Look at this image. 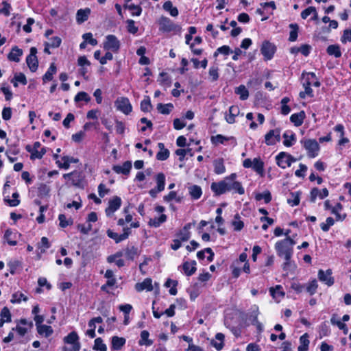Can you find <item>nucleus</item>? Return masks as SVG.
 <instances>
[{"mask_svg":"<svg viewBox=\"0 0 351 351\" xmlns=\"http://www.w3.org/2000/svg\"><path fill=\"white\" fill-rule=\"evenodd\" d=\"M167 215L162 214L159 217L150 218L148 225L151 227L158 228L167 221Z\"/></svg>","mask_w":351,"mask_h":351,"instance_id":"c85d7f7f","label":"nucleus"},{"mask_svg":"<svg viewBox=\"0 0 351 351\" xmlns=\"http://www.w3.org/2000/svg\"><path fill=\"white\" fill-rule=\"evenodd\" d=\"M283 145L286 147L292 146L296 141L295 134L293 132H286L283 134Z\"/></svg>","mask_w":351,"mask_h":351,"instance_id":"a878e982","label":"nucleus"},{"mask_svg":"<svg viewBox=\"0 0 351 351\" xmlns=\"http://www.w3.org/2000/svg\"><path fill=\"white\" fill-rule=\"evenodd\" d=\"M214 172L220 175L226 172V167L224 165V160L222 158H219L213 161Z\"/></svg>","mask_w":351,"mask_h":351,"instance_id":"6ab92c4d","label":"nucleus"},{"mask_svg":"<svg viewBox=\"0 0 351 351\" xmlns=\"http://www.w3.org/2000/svg\"><path fill=\"white\" fill-rule=\"evenodd\" d=\"M228 179H226V177L223 178V180L217 182H213L210 186V189L212 191L215 193V195H221L228 192L227 190V181Z\"/></svg>","mask_w":351,"mask_h":351,"instance_id":"ddd939ff","label":"nucleus"},{"mask_svg":"<svg viewBox=\"0 0 351 351\" xmlns=\"http://www.w3.org/2000/svg\"><path fill=\"white\" fill-rule=\"evenodd\" d=\"M1 319L6 322H11V313L10 310L7 307H3L1 311Z\"/></svg>","mask_w":351,"mask_h":351,"instance_id":"774afa93","label":"nucleus"},{"mask_svg":"<svg viewBox=\"0 0 351 351\" xmlns=\"http://www.w3.org/2000/svg\"><path fill=\"white\" fill-rule=\"evenodd\" d=\"M276 161L278 167L285 169L296 162L297 159L289 153L281 152L276 156Z\"/></svg>","mask_w":351,"mask_h":351,"instance_id":"423d86ee","label":"nucleus"},{"mask_svg":"<svg viewBox=\"0 0 351 351\" xmlns=\"http://www.w3.org/2000/svg\"><path fill=\"white\" fill-rule=\"evenodd\" d=\"M155 180L156 182V186L158 188V191H164L165 186V176L163 173H158L156 177Z\"/></svg>","mask_w":351,"mask_h":351,"instance_id":"a18cd8bd","label":"nucleus"},{"mask_svg":"<svg viewBox=\"0 0 351 351\" xmlns=\"http://www.w3.org/2000/svg\"><path fill=\"white\" fill-rule=\"evenodd\" d=\"M326 51L329 55L334 56L335 58H340L341 56L340 47L338 45H329L326 49Z\"/></svg>","mask_w":351,"mask_h":351,"instance_id":"37998d69","label":"nucleus"},{"mask_svg":"<svg viewBox=\"0 0 351 351\" xmlns=\"http://www.w3.org/2000/svg\"><path fill=\"white\" fill-rule=\"evenodd\" d=\"M316 75L314 73H307L306 74V78L305 82L303 84V86L304 88V92L300 93V97L302 99H304L306 97V95H308L311 97H313V90L311 88V86L312 85L311 80H315Z\"/></svg>","mask_w":351,"mask_h":351,"instance_id":"0eeeda50","label":"nucleus"},{"mask_svg":"<svg viewBox=\"0 0 351 351\" xmlns=\"http://www.w3.org/2000/svg\"><path fill=\"white\" fill-rule=\"evenodd\" d=\"M149 333L147 330H143L141 332V339L138 341L140 346H150L153 344V341L149 339Z\"/></svg>","mask_w":351,"mask_h":351,"instance_id":"473e14b6","label":"nucleus"},{"mask_svg":"<svg viewBox=\"0 0 351 351\" xmlns=\"http://www.w3.org/2000/svg\"><path fill=\"white\" fill-rule=\"evenodd\" d=\"M330 322L332 325L337 326L340 330H342L345 335L348 334V328L346 324L341 322L337 317L336 314L332 315Z\"/></svg>","mask_w":351,"mask_h":351,"instance_id":"2f4dec72","label":"nucleus"},{"mask_svg":"<svg viewBox=\"0 0 351 351\" xmlns=\"http://www.w3.org/2000/svg\"><path fill=\"white\" fill-rule=\"evenodd\" d=\"M232 225L235 231H240L244 226L243 222L240 220V216L239 214L234 215V219L232 221Z\"/></svg>","mask_w":351,"mask_h":351,"instance_id":"4d7b16f0","label":"nucleus"},{"mask_svg":"<svg viewBox=\"0 0 351 351\" xmlns=\"http://www.w3.org/2000/svg\"><path fill=\"white\" fill-rule=\"evenodd\" d=\"M289 27L291 29L289 40L291 42L295 41L298 38V25L295 23H291L289 25Z\"/></svg>","mask_w":351,"mask_h":351,"instance_id":"13d9d810","label":"nucleus"},{"mask_svg":"<svg viewBox=\"0 0 351 351\" xmlns=\"http://www.w3.org/2000/svg\"><path fill=\"white\" fill-rule=\"evenodd\" d=\"M189 193L193 199H197L202 194V189L199 186L193 185L189 187Z\"/></svg>","mask_w":351,"mask_h":351,"instance_id":"3c124183","label":"nucleus"},{"mask_svg":"<svg viewBox=\"0 0 351 351\" xmlns=\"http://www.w3.org/2000/svg\"><path fill=\"white\" fill-rule=\"evenodd\" d=\"M57 68L54 63H51L47 69V72L43 77V82L51 81L53 79V75L56 73Z\"/></svg>","mask_w":351,"mask_h":351,"instance_id":"72a5a7b5","label":"nucleus"},{"mask_svg":"<svg viewBox=\"0 0 351 351\" xmlns=\"http://www.w3.org/2000/svg\"><path fill=\"white\" fill-rule=\"evenodd\" d=\"M305 118V113L304 111H301L298 113H294L291 114L290 121L297 127L300 126L304 121Z\"/></svg>","mask_w":351,"mask_h":351,"instance_id":"cd10ccee","label":"nucleus"},{"mask_svg":"<svg viewBox=\"0 0 351 351\" xmlns=\"http://www.w3.org/2000/svg\"><path fill=\"white\" fill-rule=\"evenodd\" d=\"M19 194L17 192L12 193V199H5V202H6L9 206H17L20 204V199H19Z\"/></svg>","mask_w":351,"mask_h":351,"instance_id":"69168bd1","label":"nucleus"},{"mask_svg":"<svg viewBox=\"0 0 351 351\" xmlns=\"http://www.w3.org/2000/svg\"><path fill=\"white\" fill-rule=\"evenodd\" d=\"M158 147L160 151L156 154V158L158 160H165L169 157V151L165 147V145L162 143H158Z\"/></svg>","mask_w":351,"mask_h":351,"instance_id":"393cba45","label":"nucleus"},{"mask_svg":"<svg viewBox=\"0 0 351 351\" xmlns=\"http://www.w3.org/2000/svg\"><path fill=\"white\" fill-rule=\"evenodd\" d=\"M343 209V206L340 203H337L335 206L332 208L331 212L332 214L335 215L337 221H343L346 215H341L339 212Z\"/></svg>","mask_w":351,"mask_h":351,"instance_id":"c03bdc74","label":"nucleus"},{"mask_svg":"<svg viewBox=\"0 0 351 351\" xmlns=\"http://www.w3.org/2000/svg\"><path fill=\"white\" fill-rule=\"evenodd\" d=\"M255 199L257 201H261L262 199H264L265 202L266 204L270 202L271 200V193L269 191H266L263 193H258L255 196Z\"/></svg>","mask_w":351,"mask_h":351,"instance_id":"0e129e2a","label":"nucleus"},{"mask_svg":"<svg viewBox=\"0 0 351 351\" xmlns=\"http://www.w3.org/2000/svg\"><path fill=\"white\" fill-rule=\"evenodd\" d=\"M259 313L258 306L256 304L252 305L247 315L248 319L251 322L252 324L258 321V316Z\"/></svg>","mask_w":351,"mask_h":351,"instance_id":"7c9ffc66","label":"nucleus"},{"mask_svg":"<svg viewBox=\"0 0 351 351\" xmlns=\"http://www.w3.org/2000/svg\"><path fill=\"white\" fill-rule=\"evenodd\" d=\"M224 335L222 333H217L215 335V339L218 340L219 342H217L215 340H212L210 343L211 345L216 348L217 350H221L223 347V341H224Z\"/></svg>","mask_w":351,"mask_h":351,"instance_id":"c9c22d12","label":"nucleus"},{"mask_svg":"<svg viewBox=\"0 0 351 351\" xmlns=\"http://www.w3.org/2000/svg\"><path fill=\"white\" fill-rule=\"evenodd\" d=\"M301 192H292L290 193V197L288 198L287 202L291 206H298L300 204Z\"/></svg>","mask_w":351,"mask_h":351,"instance_id":"58836bf2","label":"nucleus"},{"mask_svg":"<svg viewBox=\"0 0 351 351\" xmlns=\"http://www.w3.org/2000/svg\"><path fill=\"white\" fill-rule=\"evenodd\" d=\"M261 51L266 60H270L275 53V46L269 41H264Z\"/></svg>","mask_w":351,"mask_h":351,"instance_id":"dca6fc26","label":"nucleus"},{"mask_svg":"<svg viewBox=\"0 0 351 351\" xmlns=\"http://www.w3.org/2000/svg\"><path fill=\"white\" fill-rule=\"evenodd\" d=\"M235 93L240 96L241 100H245L249 97V92L244 85H240L237 87Z\"/></svg>","mask_w":351,"mask_h":351,"instance_id":"603ef678","label":"nucleus"},{"mask_svg":"<svg viewBox=\"0 0 351 351\" xmlns=\"http://www.w3.org/2000/svg\"><path fill=\"white\" fill-rule=\"evenodd\" d=\"M107 235L110 239L114 240V241L118 243L121 242L122 241H124L127 239L129 237V235L131 234L130 228L127 227L123 228V234H119L114 232H113L112 230L108 229L106 232Z\"/></svg>","mask_w":351,"mask_h":351,"instance_id":"9b49d317","label":"nucleus"},{"mask_svg":"<svg viewBox=\"0 0 351 351\" xmlns=\"http://www.w3.org/2000/svg\"><path fill=\"white\" fill-rule=\"evenodd\" d=\"M104 48L106 50L117 52L120 48V42L114 35H108L104 43Z\"/></svg>","mask_w":351,"mask_h":351,"instance_id":"6e6552de","label":"nucleus"},{"mask_svg":"<svg viewBox=\"0 0 351 351\" xmlns=\"http://www.w3.org/2000/svg\"><path fill=\"white\" fill-rule=\"evenodd\" d=\"M139 254L138 247L134 245H128L125 249L124 255L130 261H133Z\"/></svg>","mask_w":351,"mask_h":351,"instance_id":"5701e85b","label":"nucleus"},{"mask_svg":"<svg viewBox=\"0 0 351 351\" xmlns=\"http://www.w3.org/2000/svg\"><path fill=\"white\" fill-rule=\"evenodd\" d=\"M163 9L169 12L171 16H177L178 15V10L176 7L173 6V3L170 1H165L163 4Z\"/></svg>","mask_w":351,"mask_h":351,"instance_id":"a19ab883","label":"nucleus"},{"mask_svg":"<svg viewBox=\"0 0 351 351\" xmlns=\"http://www.w3.org/2000/svg\"><path fill=\"white\" fill-rule=\"evenodd\" d=\"M37 331L39 335H44L45 337H49L53 332L51 326L47 325H41L37 327Z\"/></svg>","mask_w":351,"mask_h":351,"instance_id":"ea45409f","label":"nucleus"},{"mask_svg":"<svg viewBox=\"0 0 351 351\" xmlns=\"http://www.w3.org/2000/svg\"><path fill=\"white\" fill-rule=\"evenodd\" d=\"M26 149L27 152L31 153L30 158L32 160L36 158L40 159L46 153V149L45 147H43L40 151L36 150L34 152H32V147L29 145H27L26 147Z\"/></svg>","mask_w":351,"mask_h":351,"instance_id":"e433bc0d","label":"nucleus"},{"mask_svg":"<svg viewBox=\"0 0 351 351\" xmlns=\"http://www.w3.org/2000/svg\"><path fill=\"white\" fill-rule=\"evenodd\" d=\"M135 289L138 292L143 291V290H146L147 291H152V280L149 278H145L142 282L136 283Z\"/></svg>","mask_w":351,"mask_h":351,"instance_id":"a211bd4d","label":"nucleus"},{"mask_svg":"<svg viewBox=\"0 0 351 351\" xmlns=\"http://www.w3.org/2000/svg\"><path fill=\"white\" fill-rule=\"evenodd\" d=\"M125 7L132 12V15L133 16H139L141 14L142 8L130 1L127 2Z\"/></svg>","mask_w":351,"mask_h":351,"instance_id":"8fccbe9b","label":"nucleus"},{"mask_svg":"<svg viewBox=\"0 0 351 351\" xmlns=\"http://www.w3.org/2000/svg\"><path fill=\"white\" fill-rule=\"evenodd\" d=\"M195 265H196L195 261L184 263L182 265V268H183L184 274L188 276H192L196 271L197 269H196Z\"/></svg>","mask_w":351,"mask_h":351,"instance_id":"4be33fe9","label":"nucleus"},{"mask_svg":"<svg viewBox=\"0 0 351 351\" xmlns=\"http://www.w3.org/2000/svg\"><path fill=\"white\" fill-rule=\"evenodd\" d=\"M75 102L77 103L81 101H84L86 102H88L90 101V97L88 95L87 93L81 91L79 92L74 98Z\"/></svg>","mask_w":351,"mask_h":351,"instance_id":"bf43d9fd","label":"nucleus"},{"mask_svg":"<svg viewBox=\"0 0 351 351\" xmlns=\"http://www.w3.org/2000/svg\"><path fill=\"white\" fill-rule=\"evenodd\" d=\"M158 23L160 25V29L163 32H173L175 33H179L182 29V27L180 25L175 24L170 19L166 16L160 17Z\"/></svg>","mask_w":351,"mask_h":351,"instance_id":"7ed1b4c3","label":"nucleus"},{"mask_svg":"<svg viewBox=\"0 0 351 351\" xmlns=\"http://www.w3.org/2000/svg\"><path fill=\"white\" fill-rule=\"evenodd\" d=\"M264 163L257 158H254L252 168L256 173H262L263 172Z\"/></svg>","mask_w":351,"mask_h":351,"instance_id":"6e6d98bb","label":"nucleus"},{"mask_svg":"<svg viewBox=\"0 0 351 351\" xmlns=\"http://www.w3.org/2000/svg\"><path fill=\"white\" fill-rule=\"evenodd\" d=\"M229 140H234V138L232 136L226 137L221 134H217L216 136H213L211 137V142L213 144L215 145L224 144L226 141Z\"/></svg>","mask_w":351,"mask_h":351,"instance_id":"4c0bfd02","label":"nucleus"},{"mask_svg":"<svg viewBox=\"0 0 351 351\" xmlns=\"http://www.w3.org/2000/svg\"><path fill=\"white\" fill-rule=\"evenodd\" d=\"M58 219L60 221V226L61 228H66L68 226L73 224V220L71 218L66 219L64 214L59 215Z\"/></svg>","mask_w":351,"mask_h":351,"instance_id":"e2e57ef3","label":"nucleus"},{"mask_svg":"<svg viewBox=\"0 0 351 351\" xmlns=\"http://www.w3.org/2000/svg\"><path fill=\"white\" fill-rule=\"evenodd\" d=\"M121 199L118 196H114L109 200L108 206L106 208V214L108 217H110L117 211L121 205Z\"/></svg>","mask_w":351,"mask_h":351,"instance_id":"4468645a","label":"nucleus"},{"mask_svg":"<svg viewBox=\"0 0 351 351\" xmlns=\"http://www.w3.org/2000/svg\"><path fill=\"white\" fill-rule=\"evenodd\" d=\"M152 108V104L149 97L145 98L141 102V109L143 112H149Z\"/></svg>","mask_w":351,"mask_h":351,"instance_id":"338daca9","label":"nucleus"},{"mask_svg":"<svg viewBox=\"0 0 351 351\" xmlns=\"http://www.w3.org/2000/svg\"><path fill=\"white\" fill-rule=\"evenodd\" d=\"M295 241L290 237L279 241L275 244V250L280 257L285 259L291 258L293 254V246Z\"/></svg>","mask_w":351,"mask_h":351,"instance_id":"f257e3e1","label":"nucleus"},{"mask_svg":"<svg viewBox=\"0 0 351 351\" xmlns=\"http://www.w3.org/2000/svg\"><path fill=\"white\" fill-rule=\"evenodd\" d=\"M132 169V162L131 161H125L123 165H114L112 167V170L118 173V174H123L128 175Z\"/></svg>","mask_w":351,"mask_h":351,"instance_id":"f3484780","label":"nucleus"},{"mask_svg":"<svg viewBox=\"0 0 351 351\" xmlns=\"http://www.w3.org/2000/svg\"><path fill=\"white\" fill-rule=\"evenodd\" d=\"M173 108V106L171 103L167 104L159 103L157 105V110L162 114H169Z\"/></svg>","mask_w":351,"mask_h":351,"instance_id":"de8ad7c7","label":"nucleus"},{"mask_svg":"<svg viewBox=\"0 0 351 351\" xmlns=\"http://www.w3.org/2000/svg\"><path fill=\"white\" fill-rule=\"evenodd\" d=\"M90 13V10L89 8L78 10L76 14V21L77 23L81 24L87 21Z\"/></svg>","mask_w":351,"mask_h":351,"instance_id":"b1692460","label":"nucleus"},{"mask_svg":"<svg viewBox=\"0 0 351 351\" xmlns=\"http://www.w3.org/2000/svg\"><path fill=\"white\" fill-rule=\"evenodd\" d=\"M126 340L123 337L114 336L111 340V349L119 350L125 344Z\"/></svg>","mask_w":351,"mask_h":351,"instance_id":"aec40b11","label":"nucleus"},{"mask_svg":"<svg viewBox=\"0 0 351 351\" xmlns=\"http://www.w3.org/2000/svg\"><path fill=\"white\" fill-rule=\"evenodd\" d=\"M28 300L27 297L23 293L16 292L12 295L11 302L12 303H20L22 300L26 302Z\"/></svg>","mask_w":351,"mask_h":351,"instance_id":"680f3d73","label":"nucleus"},{"mask_svg":"<svg viewBox=\"0 0 351 351\" xmlns=\"http://www.w3.org/2000/svg\"><path fill=\"white\" fill-rule=\"evenodd\" d=\"M16 234L12 232V231L10 229H8L4 234V239L7 241V243L12 246H14L17 244L16 239Z\"/></svg>","mask_w":351,"mask_h":351,"instance_id":"f704fd0d","label":"nucleus"},{"mask_svg":"<svg viewBox=\"0 0 351 351\" xmlns=\"http://www.w3.org/2000/svg\"><path fill=\"white\" fill-rule=\"evenodd\" d=\"M63 341L64 343L71 344L72 346H64L62 351H79L80 350L81 345L79 341V336L75 331H72L64 337Z\"/></svg>","mask_w":351,"mask_h":351,"instance_id":"f03ea898","label":"nucleus"},{"mask_svg":"<svg viewBox=\"0 0 351 351\" xmlns=\"http://www.w3.org/2000/svg\"><path fill=\"white\" fill-rule=\"evenodd\" d=\"M205 252L210 254V256L207 257V260L209 262H211L213 261L214 258V252H213L212 249L210 247L205 248L204 250H201L197 252V256L199 260H203L205 258Z\"/></svg>","mask_w":351,"mask_h":351,"instance_id":"49530a36","label":"nucleus"},{"mask_svg":"<svg viewBox=\"0 0 351 351\" xmlns=\"http://www.w3.org/2000/svg\"><path fill=\"white\" fill-rule=\"evenodd\" d=\"M172 285V287L169 289V293L172 295H176L177 294V289L176 286L178 285V281L173 280L170 278L167 279V280L165 283V286L166 287H170Z\"/></svg>","mask_w":351,"mask_h":351,"instance_id":"864d4df0","label":"nucleus"},{"mask_svg":"<svg viewBox=\"0 0 351 351\" xmlns=\"http://www.w3.org/2000/svg\"><path fill=\"white\" fill-rule=\"evenodd\" d=\"M317 287V282L315 279H313L308 284H306V290L311 295H312L316 293Z\"/></svg>","mask_w":351,"mask_h":351,"instance_id":"5fc2aeb1","label":"nucleus"},{"mask_svg":"<svg viewBox=\"0 0 351 351\" xmlns=\"http://www.w3.org/2000/svg\"><path fill=\"white\" fill-rule=\"evenodd\" d=\"M237 177V175L235 173H232L230 176H226V179H228L227 181L228 192L234 191L235 193H237L239 195H243L245 193V189L242 186L241 182L236 181Z\"/></svg>","mask_w":351,"mask_h":351,"instance_id":"20e7f679","label":"nucleus"},{"mask_svg":"<svg viewBox=\"0 0 351 351\" xmlns=\"http://www.w3.org/2000/svg\"><path fill=\"white\" fill-rule=\"evenodd\" d=\"M23 55V50L15 46L12 47L11 51L8 55V58L10 61L19 62L20 57Z\"/></svg>","mask_w":351,"mask_h":351,"instance_id":"412c9836","label":"nucleus"},{"mask_svg":"<svg viewBox=\"0 0 351 351\" xmlns=\"http://www.w3.org/2000/svg\"><path fill=\"white\" fill-rule=\"evenodd\" d=\"M62 160L64 161L63 163H60L59 161H57L56 163L58 164V166L60 168L64 169H68L70 167L71 163H77L79 161L77 158H75L73 157H70L67 156H63L62 158Z\"/></svg>","mask_w":351,"mask_h":351,"instance_id":"bb28decb","label":"nucleus"},{"mask_svg":"<svg viewBox=\"0 0 351 351\" xmlns=\"http://www.w3.org/2000/svg\"><path fill=\"white\" fill-rule=\"evenodd\" d=\"M280 141V130L276 128L269 130L265 136V142L267 145H274Z\"/></svg>","mask_w":351,"mask_h":351,"instance_id":"f8f14e48","label":"nucleus"},{"mask_svg":"<svg viewBox=\"0 0 351 351\" xmlns=\"http://www.w3.org/2000/svg\"><path fill=\"white\" fill-rule=\"evenodd\" d=\"M50 187L46 184L40 183L38 186V195L40 197H45L49 195Z\"/></svg>","mask_w":351,"mask_h":351,"instance_id":"09e8293b","label":"nucleus"},{"mask_svg":"<svg viewBox=\"0 0 351 351\" xmlns=\"http://www.w3.org/2000/svg\"><path fill=\"white\" fill-rule=\"evenodd\" d=\"M36 53V48L32 47L30 48V53L26 58L27 64L32 72H35L38 66V61Z\"/></svg>","mask_w":351,"mask_h":351,"instance_id":"1a4fd4ad","label":"nucleus"},{"mask_svg":"<svg viewBox=\"0 0 351 351\" xmlns=\"http://www.w3.org/2000/svg\"><path fill=\"white\" fill-rule=\"evenodd\" d=\"M332 274V270L330 269H327L326 271L322 269H319L318 271V278L321 282H323L328 287H330L335 282Z\"/></svg>","mask_w":351,"mask_h":351,"instance_id":"2eb2a0df","label":"nucleus"},{"mask_svg":"<svg viewBox=\"0 0 351 351\" xmlns=\"http://www.w3.org/2000/svg\"><path fill=\"white\" fill-rule=\"evenodd\" d=\"M11 82L13 84L14 87L18 86V82L21 83L23 85H26L27 83L25 75L23 73H16Z\"/></svg>","mask_w":351,"mask_h":351,"instance_id":"79ce46f5","label":"nucleus"},{"mask_svg":"<svg viewBox=\"0 0 351 351\" xmlns=\"http://www.w3.org/2000/svg\"><path fill=\"white\" fill-rule=\"evenodd\" d=\"M93 350H99V351H106L107 350V347H106V344L104 343L101 338L98 337L95 340Z\"/></svg>","mask_w":351,"mask_h":351,"instance_id":"052dcab7","label":"nucleus"},{"mask_svg":"<svg viewBox=\"0 0 351 351\" xmlns=\"http://www.w3.org/2000/svg\"><path fill=\"white\" fill-rule=\"evenodd\" d=\"M300 345L298 348V351H307L308 350L310 341L307 333H304L300 337Z\"/></svg>","mask_w":351,"mask_h":351,"instance_id":"c756f323","label":"nucleus"},{"mask_svg":"<svg viewBox=\"0 0 351 351\" xmlns=\"http://www.w3.org/2000/svg\"><path fill=\"white\" fill-rule=\"evenodd\" d=\"M115 106L118 110L125 114H130L132 110L130 101L126 97L118 98L115 101Z\"/></svg>","mask_w":351,"mask_h":351,"instance_id":"9d476101","label":"nucleus"},{"mask_svg":"<svg viewBox=\"0 0 351 351\" xmlns=\"http://www.w3.org/2000/svg\"><path fill=\"white\" fill-rule=\"evenodd\" d=\"M300 143L307 151L309 158H315L318 155L319 145L315 139L301 140Z\"/></svg>","mask_w":351,"mask_h":351,"instance_id":"39448f33","label":"nucleus"}]
</instances>
